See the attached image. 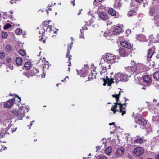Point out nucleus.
I'll list each match as a JSON object with an SVG mask.
<instances>
[{"instance_id": "774afa93", "label": "nucleus", "mask_w": 159, "mask_h": 159, "mask_svg": "<svg viewBox=\"0 0 159 159\" xmlns=\"http://www.w3.org/2000/svg\"><path fill=\"white\" fill-rule=\"evenodd\" d=\"M141 89H145V90L146 89L144 87H142Z\"/></svg>"}, {"instance_id": "0e129e2a", "label": "nucleus", "mask_w": 159, "mask_h": 159, "mask_svg": "<svg viewBox=\"0 0 159 159\" xmlns=\"http://www.w3.org/2000/svg\"><path fill=\"white\" fill-rule=\"evenodd\" d=\"M66 78H65L64 79H63V80H61V81L62 82H63L64 81H65V80H66Z\"/></svg>"}, {"instance_id": "603ef678", "label": "nucleus", "mask_w": 159, "mask_h": 159, "mask_svg": "<svg viewBox=\"0 0 159 159\" xmlns=\"http://www.w3.org/2000/svg\"><path fill=\"white\" fill-rule=\"evenodd\" d=\"M82 28L83 30H86L87 29V27L86 26L82 27Z\"/></svg>"}, {"instance_id": "c03bdc74", "label": "nucleus", "mask_w": 159, "mask_h": 159, "mask_svg": "<svg viewBox=\"0 0 159 159\" xmlns=\"http://www.w3.org/2000/svg\"><path fill=\"white\" fill-rule=\"evenodd\" d=\"M14 96L16 98H17L19 100L18 101V102L19 103L21 101V98L19 97V96L17 95L14 94Z\"/></svg>"}, {"instance_id": "8fccbe9b", "label": "nucleus", "mask_w": 159, "mask_h": 159, "mask_svg": "<svg viewBox=\"0 0 159 159\" xmlns=\"http://www.w3.org/2000/svg\"><path fill=\"white\" fill-rule=\"evenodd\" d=\"M155 159H159V155H157L155 157Z\"/></svg>"}, {"instance_id": "49530a36", "label": "nucleus", "mask_w": 159, "mask_h": 159, "mask_svg": "<svg viewBox=\"0 0 159 159\" xmlns=\"http://www.w3.org/2000/svg\"><path fill=\"white\" fill-rule=\"evenodd\" d=\"M131 30L129 29H128L126 31V33L127 35H129V34L131 33Z\"/></svg>"}, {"instance_id": "2f4dec72", "label": "nucleus", "mask_w": 159, "mask_h": 159, "mask_svg": "<svg viewBox=\"0 0 159 159\" xmlns=\"http://www.w3.org/2000/svg\"><path fill=\"white\" fill-rule=\"evenodd\" d=\"M31 67V63L30 62H26L24 64V67L26 69H29Z\"/></svg>"}, {"instance_id": "338daca9", "label": "nucleus", "mask_w": 159, "mask_h": 159, "mask_svg": "<svg viewBox=\"0 0 159 159\" xmlns=\"http://www.w3.org/2000/svg\"><path fill=\"white\" fill-rule=\"evenodd\" d=\"M32 125V122H31L30 124V125L29 126H31Z\"/></svg>"}, {"instance_id": "a878e982", "label": "nucleus", "mask_w": 159, "mask_h": 159, "mask_svg": "<svg viewBox=\"0 0 159 159\" xmlns=\"http://www.w3.org/2000/svg\"><path fill=\"white\" fill-rule=\"evenodd\" d=\"M156 13V11L155 7L153 6L151 7L150 8L149 14L152 16H154Z\"/></svg>"}, {"instance_id": "f03ea898", "label": "nucleus", "mask_w": 159, "mask_h": 159, "mask_svg": "<svg viewBox=\"0 0 159 159\" xmlns=\"http://www.w3.org/2000/svg\"><path fill=\"white\" fill-rule=\"evenodd\" d=\"M17 105L18 109H13L12 113L18 120H22L23 117L25 116V112L29 111V107L28 106L20 103H18Z\"/></svg>"}, {"instance_id": "e433bc0d", "label": "nucleus", "mask_w": 159, "mask_h": 159, "mask_svg": "<svg viewBox=\"0 0 159 159\" xmlns=\"http://www.w3.org/2000/svg\"><path fill=\"white\" fill-rule=\"evenodd\" d=\"M12 27V25L9 23L6 24L4 27V29L6 30Z\"/></svg>"}, {"instance_id": "1a4fd4ad", "label": "nucleus", "mask_w": 159, "mask_h": 159, "mask_svg": "<svg viewBox=\"0 0 159 159\" xmlns=\"http://www.w3.org/2000/svg\"><path fill=\"white\" fill-rule=\"evenodd\" d=\"M11 121L10 120L7 122L6 123L3 124L4 126L3 128H1L0 130V138H3L6 133V130L8 129L9 127Z\"/></svg>"}, {"instance_id": "c85d7f7f", "label": "nucleus", "mask_w": 159, "mask_h": 159, "mask_svg": "<svg viewBox=\"0 0 159 159\" xmlns=\"http://www.w3.org/2000/svg\"><path fill=\"white\" fill-rule=\"evenodd\" d=\"M108 13L109 14L113 16H115L116 15V12L115 10L112 8H109Z\"/></svg>"}, {"instance_id": "de8ad7c7", "label": "nucleus", "mask_w": 159, "mask_h": 159, "mask_svg": "<svg viewBox=\"0 0 159 159\" xmlns=\"http://www.w3.org/2000/svg\"><path fill=\"white\" fill-rule=\"evenodd\" d=\"M7 149V147L4 146H2L1 149H0V151H2L3 150H4Z\"/></svg>"}, {"instance_id": "6ab92c4d", "label": "nucleus", "mask_w": 159, "mask_h": 159, "mask_svg": "<svg viewBox=\"0 0 159 159\" xmlns=\"http://www.w3.org/2000/svg\"><path fill=\"white\" fill-rule=\"evenodd\" d=\"M124 153V149L122 147H120L117 149L115 153L116 156L118 157L123 155Z\"/></svg>"}, {"instance_id": "680f3d73", "label": "nucleus", "mask_w": 159, "mask_h": 159, "mask_svg": "<svg viewBox=\"0 0 159 159\" xmlns=\"http://www.w3.org/2000/svg\"><path fill=\"white\" fill-rule=\"evenodd\" d=\"M9 68L11 69V70H12L13 69V67L12 66H10L9 67Z\"/></svg>"}, {"instance_id": "f704fd0d", "label": "nucleus", "mask_w": 159, "mask_h": 159, "mask_svg": "<svg viewBox=\"0 0 159 159\" xmlns=\"http://www.w3.org/2000/svg\"><path fill=\"white\" fill-rule=\"evenodd\" d=\"M2 37L3 38H6L8 36L7 34L5 31H2L1 33Z\"/></svg>"}, {"instance_id": "37998d69", "label": "nucleus", "mask_w": 159, "mask_h": 159, "mask_svg": "<svg viewBox=\"0 0 159 159\" xmlns=\"http://www.w3.org/2000/svg\"><path fill=\"white\" fill-rule=\"evenodd\" d=\"M98 159H107V157L105 155L101 156Z\"/></svg>"}, {"instance_id": "dca6fc26", "label": "nucleus", "mask_w": 159, "mask_h": 159, "mask_svg": "<svg viewBox=\"0 0 159 159\" xmlns=\"http://www.w3.org/2000/svg\"><path fill=\"white\" fill-rule=\"evenodd\" d=\"M15 100L14 98L10 99L4 104V107L6 108H10L13 105Z\"/></svg>"}, {"instance_id": "423d86ee", "label": "nucleus", "mask_w": 159, "mask_h": 159, "mask_svg": "<svg viewBox=\"0 0 159 159\" xmlns=\"http://www.w3.org/2000/svg\"><path fill=\"white\" fill-rule=\"evenodd\" d=\"M150 65V63L148 62L147 66L142 64H139L136 66L132 67L128 66L127 68L129 70H131L133 72H141L148 70V66Z\"/></svg>"}, {"instance_id": "b1692460", "label": "nucleus", "mask_w": 159, "mask_h": 159, "mask_svg": "<svg viewBox=\"0 0 159 159\" xmlns=\"http://www.w3.org/2000/svg\"><path fill=\"white\" fill-rule=\"evenodd\" d=\"M112 152V148L111 147H108L106 148L105 149V153L107 155H110Z\"/></svg>"}, {"instance_id": "f257e3e1", "label": "nucleus", "mask_w": 159, "mask_h": 159, "mask_svg": "<svg viewBox=\"0 0 159 159\" xmlns=\"http://www.w3.org/2000/svg\"><path fill=\"white\" fill-rule=\"evenodd\" d=\"M128 75L119 72L114 74L112 72L110 74V78L106 76V79H103V85L105 86L107 83V86H110L112 83H117L120 81H126L128 80Z\"/></svg>"}, {"instance_id": "e2e57ef3", "label": "nucleus", "mask_w": 159, "mask_h": 159, "mask_svg": "<svg viewBox=\"0 0 159 159\" xmlns=\"http://www.w3.org/2000/svg\"><path fill=\"white\" fill-rule=\"evenodd\" d=\"M149 107V108H150V107ZM155 108H154L153 109H150V111H151V112H152V110L154 109Z\"/></svg>"}, {"instance_id": "6e6552de", "label": "nucleus", "mask_w": 159, "mask_h": 159, "mask_svg": "<svg viewBox=\"0 0 159 159\" xmlns=\"http://www.w3.org/2000/svg\"><path fill=\"white\" fill-rule=\"evenodd\" d=\"M120 58L118 56L116 57V55L110 53H107L106 56L105 60L107 63L113 64L117 62Z\"/></svg>"}, {"instance_id": "f8f14e48", "label": "nucleus", "mask_w": 159, "mask_h": 159, "mask_svg": "<svg viewBox=\"0 0 159 159\" xmlns=\"http://www.w3.org/2000/svg\"><path fill=\"white\" fill-rule=\"evenodd\" d=\"M100 66L102 70V71H100V74L102 75L103 73L106 71L107 69L110 67V65L109 64V63L105 60L104 62L100 64Z\"/></svg>"}, {"instance_id": "c756f323", "label": "nucleus", "mask_w": 159, "mask_h": 159, "mask_svg": "<svg viewBox=\"0 0 159 159\" xmlns=\"http://www.w3.org/2000/svg\"><path fill=\"white\" fill-rule=\"evenodd\" d=\"M136 14L137 13L134 10H132L129 11L127 14V15L128 16L130 17L134 15H136Z\"/></svg>"}, {"instance_id": "7ed1b4c3", "label": "nucleus", "mask_w": 159, "mask_h": 159, "mask_svg": "<svg viewBox=\"0 0 159 159\" xmlns=\"http://www.w3.org/2000/svg\"><path fill=\"white\" fill-rule=\"evenodd\" d=\"M121 92L120 91L119 92V94L117 95L113 94L112 95V96L113 98H115L116 102L114 104V105H112V107L111 109V110L113 112L114 114H115L116 112L118 111V110L116 109L117 107V105H119L120 107V112L121 113L122 116H123L124 114L126 113L125 108L126 106L125 104H122L120 103H118L119 99V96L120 95Z\"/></svg>"}, {"instance_id": "2eb2a0df", "label": "nucleus", "mask_w": 159, "mask_h": 159, "mask_svg": "<svg viewBox=\"0 0 159 159\" xmlns=\"http://www.w3.org/2000/svg\"><path fill=\"white\" fill-rule=\"evenodd\" d=\"M99 16L98 20L104 21L107 20H108V17L107 15L104 12L100 11L98 13Z\"/></svg>"}, {"instance_id": "72a5a7b5", "label": "nucleus", "mask_w": 159, "mask_h": 159, "mask_svg": "<svg viewBox=\"0 0 159 159\" xmlns=\"http://www.w3.org/2000/svg\"><path fill=\"white\" fill-rule=\"evenodd\" d=\"M153 77L156 79H159V71L155 72L153 74Z\"/></svg>"}, {"instance_id": "4d7b16f0", "label": "nucleus", "mask_w": 159, "mask_h": 159, "mask_svg": "<svg viewBox=\"0 0 159 159\" xmlns=\"http://www.w3.org/2000/svg\"><path fill=\"white\" fill-rule=\"evenodd\" d=\"M10 48V46L9 45H7L6 47V48L7 49Z\"/></svg>"}, {"instance_id": "4be33fe9", "label": "nucleus", "mask_w": 159, "mask_h": 159, "mask_svg": "<svg viewBox=\"0 0 159 159\" xmlns=\"http://www.w3.org/2000/svg\"><path fill=\"white\" fill-rule=\"evenodd\" d=\"M121 0H115V2L114 5V7L116 9H120L122 6V4L120 2Z\"/></svg>"}, {"instance_id": "412c9836", "label": "nucleus", "mask_w": 159, "mask_h": 159, "mask_svg": "<svg viewBox=\"0 0 159 159\" xmlns=\"http://www.w3.org/2000/svg\"><path fill=\"white\" fill-rule=\"evenodd\" d=\"M122 31V28L120 26H116L114 29L113 31V33L115 35L119 34Z\"/></svg>"}, {"instance_id": "20e7f679", "label": "nucleus", "mask_w": 159, "mask_h": 159, "mask_svg": "<svg viewBox=\"0 0 159 159\" xmlns=\"http://www.w3.org/2000/svg\"><path fill=\"white\" fill-rule=\"evenodd\" d=\"M49 22L46 21L44 22L40 26V29L39 32V34L43 35V34L46 32L47 34H52L57 32L58 29H55L54 30V27L48 25Z\"/></svg>"}, {"instance_id": "5fc2aeb1", "label": "nucleus", "mask_w": 159, "mask_h": 159, "mask_svg": "<svg viewBox=\"0 0 159 159\" xmlns=\"http://www.w3.org/2000/svg\"><path fill=\"white\" fill-rule=\"evenodd\" d=\"M102 1V0H95V1L97 3L99 2Z\"/></svg>"}, {"instance_id": "0eeeda50", "label": "nucleus", "mask_w": 159, "mask_h": 159, "mask_svg": "<svg viewBox=\"0 0 159 159\" xmlns=\"http://www.w3.org/2000/svg\"><path fill=\"white\" fill-rule=\"evenodd\" d=\"M80 72L82 74L80 76L81 77H84L86 75H89L88 79L89 81L92 80L95 77L94 74L92 73L91 70L88 68V66L87 65L85 66L84 68L81 69Z\"/></svg>"}, {"instance_id": "3c124183", "label": "nucleus", "mask_w": 159, "mask_h": 159, "mask_svg": "<svg viewBox=\"0 0 159 159\" xmlns=\"http://www.w3.org/2000/svg\"><path fill=\"white\" fill-rule=\"evenodd\" d=\"M96 148L97 149L96 152H97L98 151V149H100V146H97L96 147Z\"/></svg>"}, {"instance_id": "052dcab7", "label": "nucleus", "mask_w": 159, "mask_h": 159, "mask_svg": "<svg viewBox=\"0 0 159 159\" xmlns=\"http://www.w3.org/2000/svg\"><path fill=\"white\" fill-rule=\"evenodd\" d=\"M71 2H72V3L73 5V6H75V5L74 1H71Z\"/></svg>"}, {"instance_id": "393cba45", "label": "nucleus", "mask_w": 159, "mask_h": 159, "mask_svg": "<svg viewBox=\"0 0 159 159\" xmlns=\"http://www.w3.org/2000/svg\"><path fill=\"white\" fill-rule=\"evenodd\" d=\"M143 80L147 84L151 82L152 80L150 77L148 75H145L143 77Z\"/></svg>"}, {"instance_id": "a211bd4d", "label": "nucleus", "mask_w": 159, "mask_h": 159, "mask_svg": "<svg viewBox=\"0 0 159 159\" xmlns=\"http://www.w3.org/2000/svg\"><path fill=\"white\" fill-rule=\"evenodd\" d=\"M73 42H72L70 43L68 45V49L67 51V54L66 55V57L68 58L69 59V61L71 59V56L70 55H69L70 53V50L71 48V47L72 45Z\"/></svg>"}, {"instance_id": "69168bd1", "label": "nucleus", "mask_w": 159, "mask_h": 159, "mask_svg": "<svg viewBox=\"0 0 159 159\" xmlns=\"http://www.w3.org/2000/svg\"><path fill=\"white\" fill-rule=\"evenodd\" d=\"M61 84V83H57V84H56V86H58V85H59V84Z\"/></svg>"}, {"instance_id": "5701e85b", "label": "nucleus", "mask_w": 159, "mask_h": 159, "mask_svg": "<svg viewBox=\"0 0 159 159\" xmlns=\"http://www.w3.org/2000/svg\"><path fill=\"white\" fill-rule=\"evenodd\" d=\"M136 39L140 42L146 41V39L145 36L142 35H139L136 36Z\"/></svg>"}, {"instance_id": "bf43d9fd", "label": "nucleus", "mask_w": 159, "mask_h": 159, "mask_svg": "<svg viewBox=\"0 0 159 159\" xmlns=\"http://www.w3.org/2000/svg\"><path fill=\"white\" fill-rule=\"evenodd\" d=\"M68 61H69V64L68 65V66H70L71 65V63L70 61V60H69H69Z\"/></svg>"}, {"instance_id": "cd10ccee", "label": "nucleus", "mask_w": 159, "mask_h": 159, "mask_svg": "<svg viewBox=\"0 0 159 159\" xmlns=\"http://www.w3.org/2000/svg\"><path fill=\"white\" fill-rule=\"evenodd\" d=\"M16 62L17 65L20 66L23 62L22 59L20 57H18L16 58Z\"/></svg>"}, {"instance_id": "9b49d317", "label": "nucleus", "mask_w": 159, "mask_h": 159, "mask_svg": "<svg viewBox=\"0 0 159 159\" xmlns=\"http://www.w3.org/2000/svg\"><path fill=\"white\" fill-rule=\"evenodd\" d=\"M39 72V70L37 69L33 68L28 71L24 72L23 74L29 78L30 76H34Z\"/></svg>"}, {"instance_id": "ddd939ff", "label": "nucleus", "mask_w": 159, "mask_h": 159, "mask_svg": "<svg viewBox=\"0 0 159 159\" xmlns=\"http://www.w3.org/2000/svg\"><path fill=\"white\" fill-rule=\"evenodd\" d=\"M152 112H154V115L152 117V121L155 123L159 122V112L158 109L157 108H154L152 110Z\"/></svg>"}, {"instance_id": "6e6d98bb", "label": "nucleus", "mask_w": 159, "mask_h": 159, "mask_svg": "<svg viewBox=\"0 0 159 159\" xmlns=\"http://www.w3.org/2000/svg\"><path fill=\"white\" fill-rule=\"evenodd\" d=\"M14 129H12L11 130V131H12V132H14L15 131L16 129H17V128H16L15 129V128H14Z\"/></svg>"}, {"instance_id": "c9c22d12", "label": "nucleus", "mask_w": 159, "mask_h": 159, "mask_svg": "<svg viewBox=\"0 0 159 159\" xmlns=\"http://www.w3.org/2000/svg\"><path fill=\"white\" fill-rule=\"evenodd\" d=\"M15 32L17 34L20 35L22 32V30L20 28H18L16 30Z\"/></svg>"}, {"instance_id": "a19ab883", "label": "nucleus", "mask_w": 159, "mask_h": 159, "mask_svg": "<svg viewBox=\"0 0 159 159\" xmlns=\"http://www.w3.org/2000/svg\"><path fill=\"white\" fill-rule=\"evenodd\" d=\"M6 61L7 62L10 63L12 61V59L10 57H8L6 59Z\"/></svg>"}, {"instance_id": "a18cd8bd", "label": "nucleus", "mask_w": 159, "mask_h": 159, "mask_svg": "<svg viewBox=\"0 0 159 159\" xmlns=\"http://www.w3.org/2000/svg\"><path fill=\"white\" fill-rule=\"evenodd\" d=\"M16 0H10L9 2L10 3L13 4L14 3H16Z\"/></svg>"}, {"instance_id": "79ce46f5", "label": "nucleus", "mask_w": 159, "mask_h": 159, "mask_svg": "<svg viewBox=\"0 0 159 159\" xmlns=\"http://www.w3.org/2000/svg\"><path fill=\"white\" fill-rule=\"evenodd\" d=\"M5 53L3 52L0 53V58H2L5 56Z\"/></svg>"}, {"instance_id": "473e14b6", "label": "nucleus", "mask_w": 159, "mask_h": 159, "mask_svg": "<svg viewBox=\"0 0 159 159\" xmlns=\"http://www.w3.org/2000/svg\"><path fill=\"white\" fill-rule=\"evenodd\" d=\"M135 1L139 4H141L142 3L144 4H148V3L147 0H135Z\"/></svg>"}, {"instance_id": "aec40b11", "label": "nucleus", "mask_w": 159, "mask_h": 159, "mask_svg": "<svg viewBox=\"0 0 159 159\" xmlns=\"http://www.w3.org/2000/svg\"><path fill=\"white\" fill-rule=\"evenodd\" d=\"M154 51V47H152V48L149 49V50L148 54V59L147 60L148 62L150 61V59L152 57Z\"/></svg>"}, {"instance_id": "58836bf2", "label": "nucleus", "mask_w": 159, "mask_h": 159, "mask_svg": "<svg viewBox=\"0 0 159 159\" xmlns=\"http://www.w3.org/2000/svg\"><path fill=\"white\" fill-rule=\"evenodd\" d=\"M80 32H81V34H80V38H83L84 39V35L83 34L84 31H83V30H81Z\"/></svg>"}, {"instance_id": "9d476101", "label": "nucleus", "mask_w": 159, "mask_h": 159, "mask_svg": "<svg viewBox=\"0 0 159 159\" xmlns=\"http://www.w3.org/2000/svg\"><path fill=\"white\" fill-rule=\"evenodd\" d=\"M127 39L125 37H124V36L120 37V43L123 47L129 49L131 48L132 45L130 43L126 41V39Z\"/></svg>"}, {"instance_id": "4468645a", "label": "nucleus", "mask_w": 159, "mask_h": 159, "mask_svg": "<svg viewBox=\"0 0 159 159\" xmlns=\"http://www.w3.org/2000/svg\"><path fill=\"white\" fill-rule=\"evenodd\" d=\"M144 150L143 148L136 147L133 151V153L136 156H139L144 153Z\"/></svg>"}, {"instance_id": "4c0bfd02", "label": "nucleus", "mask_w": 159, "mask_h": 159, "mask_svg": "<svg viewBox=\"0 0 159 159\" xmlns=\"http://www.w3.org/2000/svg\"><path fill=\"white\" fill-rule=\"evenodd\" d=\"M19 53L22 56H24L26 55V52L25 51L23 50L20 49L19 51Z\"/></svg>"}, {"instance_id": "864d4df0", "label": "nucleus", "mask_w": 159, "mask_h": 159, "mask_svg": "<svg viewBox=\"0 0 159 159\" xmlns=\"http://www.w3.org/2000/svg\"><path fill=\"white\" fill-rule=\"evenodd\" d=\"M157 41L159 42V33L157 34Z\"/></svg>"}, {"instance_id": "ea45409f", "label": "nucleus", "mask_w": 159, "mask_h": 159, "mask_svg": "<svg viewBox=\"0 0 159 159\" xmlns=\"http://www.w3.org/2000/svg\"><path fill=\"white\" fill-rule=\"evenodd\" d=\"M110 35V34L108 31L105 32L104 33V37H107Z\"/></svg>"}, {"instance_id": "7c9ffc66", "label": "nucleus", "mask_w": 159, "mask_h": 159, "mask_svg": "<svg viewBox=\"0 0 159 159\" xmlns=\"http://www.w3.org/2000/svg\"><path fill=\"white\" fill-rule=\"evenodd\" d=\"M135 143H143V139L140 137H138L137 139L134 141Z\"/></svg>"}, {"instance_id": "bb28decb", "label": "nucleus", "mask_w": 159, "mask_h": 159, "mask_svg": "<svg viewBox=\"0 0 159 159\" xmlns=\"http://www.w3.org/2000/svg\"><path fill=\"white\" fill-rule=\"evenodd\" d=\"M109 125L110 126L113 125V126L112 127V128L114 129L113 131H110V133L111 134H113L115 133L116 132L115 131H116V129H117V127L115 125V123L114 122H112V123H109Z\"/></svg>"}, {"instance_id": "f3484780", "label": "nucleus", "mask_w": 159, "mask_h": 159, "mask_svg": "<svg viewBox=\"0 0 159 159\" xmlns=\"http://www.w3.org/2000/svg\"><path fill=\"white\" fill-rule=\"evenodd\" d=\"M119 53L120 56L122 57H125L128 55L127 50L123 48L119 49Z\"/></svg>"}, {"instance_id": "13d9d810", "label": "nucleus", "mask_w": 159, "mask_h": 159, "mask_svg": "<svg viewBox=\"0 0 159 159\" xmlns=\"http://www.w3.org/2000/svg\"><path fill=\"white\" fill-rule=\"evenodd\" d=\"M131 7H135V6L133 5V2H132L131 4Z\"/></svg>"}, {"instance_id": "39448f33", "label": "nucleus", "mask_w": 159, "mask_h": 159, "mask_svg": "<svg viewBox=\"0 0 159 159\" xmlns=\"http://www.w3.org/2000/svg\"><path fill=\"white\" fill-rule=\"evenodd\" d=\"M135 121L137 123L140 125V127L143 129L145 128L148 133L152 130V129L149 124L147 123V121L139 115L135 117Z\"/></svg>"}, {"instance_id": "09e8293b", "label": "nucleus", "mask_w": 159, "mask_h": 159, "mask_svg": "<svg viewBox=\"0 0 159 159\" xmlns=\"http://www.w3.org/2000/svg\"><path fill=\"white\" fill-rule=\"evenodd\" d=\"M157 133L159 134V135H158L157 136H156L155 138L156 139L159 140V130L157 131Z\"/></svg>"}]
</instances>
